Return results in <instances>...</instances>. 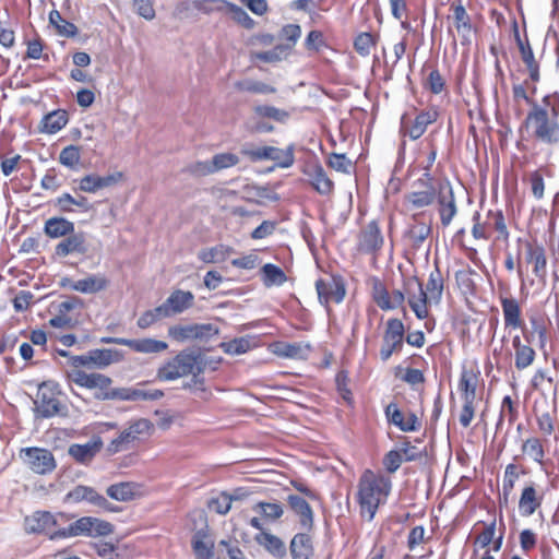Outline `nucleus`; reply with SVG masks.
<instances>
[{
	"mask_svg": "<svg viewBox=\"0 0 559 559\" xmlns=\"http://www.w3.org/2000/svg\"><path fill=\"white\" fill-rule=\"evenodd\" d=\"M122 359L123 356L119 350L110 348L93 349L84 355L71 356L69 358L71 369L68 371V378L79 386L99 392L106 391L112 382L109 377L102 373H86L81 367L104 369Z\"/></svg>",
	"mask_w": 559,
	"mask_h": 559,
	"instance_id": "1",
	"label": "nucleus"
},
{
	"mask_svg": "<svg viewBox=\"0 0 559 559\" xmlns=\"http://www.w3.org/2000/svg\"><path fill=\"white\" fill-rule=\"evenodd\" d=\"M523 127L528 136L544 145L559 144V96L547 95L542 104H532Z\"/></svg>",
	"mask_w": 559,
	"mask_h": 559,
	"instance_id": "2",
	"label": "nucleus"
},
{
	"mask_svg": "<svg viewBox=\"0 0 559 559\" xmlns=\"http://www.w3.org/2000/svg\"><path fill=\"white\" fill-rule=\"evenodd\" d=\"M442 292L443 277L439 270H435L430 273L425 289L416 277L408 278L405 282V294L408 305L418 319L428 317V307L439 304Z\"/></svg>",
	"mask_w": 559,
	"mask_h": 559,
	"instance_id": "3",
	"label": "nucleus"
},
{
	"mask_svg": "<svg viewBox=\"0 0 559 559\" xmlns=\"http://www.w3.org/2000/svg\"><path fill=\"white\" fill-rule=\"evenodd\" d=\"M391 480L382 475L366 471L358 485V500L362 516L372 520L379 506L386 501Z\"/></svg>",
	"mask_w": 559,
	"mask_h": 559,
	"instance_id": "4",
	"label": "nucleus"
},
{
	"mask_svg": "<svg viewBox=\"0 0 559 559\" xmlns=\"http://www.w3.org/2000/svg\"><path fill=\"white\" fill-rule=\"evenodd\" d=\"M114 533V525L108 521L94 518L82 516L71 523L68 527L55 531L50 535V539L70 538L78 536L100 537L108 536Z\"/></svg>",
	"mask_w": 559,
	"mask_h": 559,
	"instance_id": "5",
	"label": "nucleus"
},
{
	"mask_svg": "<svg viewBox=\"0 0 559 559\" xmlns=\"http://www.w3.org/2000/svg\"><path fill=\"white\" fill-rule=\"evenodd\" d=\"M202 371L200 357L193 353L181 352L157 371V378L165 381H173Z\"/></svg>",
	"mask_w": 559,
	"mask_h": 559,
	"instance_id": "6",
	"label": "nucleus"
},
{
	"mask_svg": "<svg viewBox=\"0 0 559 559\" xmlns=\"http://www.w3.org/2000/svg\"><path fill=\"white\" fill-rule=\"evenodd\" d=\"M241 153L251 162L273 160L282 168H288L294 164V147L282 150L275 146H252L241 148Z\"/></svg>",
	"mask_w": 559,
	"mask_h": 559,
	"instance_id": "7",
	"label": "nucleus"
},
{
	"mask_svg": "<svg viewBox=\"0 0 559 559\" xmlns=\"http://www.w3.org/2000/svg\"><path fill=\"white\" fill-rule=\"evenodd\" d=\"M58 384L52 381H46L39 384L35 404L37 417L49 418L60 412V402L58 399Z\"/></svg>",
	"mask_w": 559,
	"mask_h": 559,
	"instance_id": "8",
	"label": "nucleus"
},
{
	"mask_svg": "<svg viewBox=\"0 0 559 559\" xmlns=\"http://www.w3.org/2000/svg\"><path fill=\"white\" fill-rule=\"evenodd\" d=\"M19 456L23 464L35 474H49L57 466L55 456L47 449L25 448L20 451Z\"/></svg>",
	"mask_w": 559,
	"mask_h": 559,
	"instance_id": "9",
	"label": "nucleus"
},
{
	"mask_svg": "<svg viewBox=\"0 0 559 559\" xmlns=\"http://www.w3.org/2000/svg\"><path fill=\"white\" fill-rule=\"evenodd\" d=\"M64 502L81 503L86 502L107 512H116L118 508L112 506L95 488L84 485H78L64 496Z\"/></svg>",
	"mask_w": 559,
	"mask_h": 559,
	"instance_id": "10",
	"label": "nucleus"
},
{
	"mask_svg": "<svg viewBox=\"0 0 559 559\" xmlns=\"http://www.w3.org/2000/svg\"><path fill=\"white\" fill-rule=\"evenodd\" d=\"M73 516L67 513L52 514L48 511H38L25 519L26 530L29 533H53L52 528L58 525V519L69 521Z\"/></svg>",
	"mask_w": 559,
	"mask_h": 559,
	"instance_id": "11",
	"label": "nucleus"
},
{
	"mask_svg": "<svg viewBox=\"0 0 559 559\" xmlns=\"http://www.w3.org/2000/svg\"><path fill=\"white\" fill-rule=\"evenodd\" d=\"M316 288L321 304L341 302L345 297L346 290L343 281L340 277H328L317 281Z\"/></svg>",
	"mask_w": 559,
	"mask_h": 559,
	"instance_id": "12",
	"label": "nucleus"
},
{
	"mask_svg": "<svg viewBox=\"0 0 559 559\" xmlns=\"http://www.w3.org/2000/svg\"><path fill=\"white\" fill-rule=\"evenodd\" d=\"M163 395L158 390L147 392L136 388H118L109 391H100L96 393V397L102 400H121V401H142L157 400Z\"/></svg>",
	"mask_w": 559,
	"mask_h": 559,
	"instance_id": "13",
	"label": "nucleus"
},
{
	"mask_svg": "<svg viewBox=\"0 0 559 559\" xmlns=\"http://www.w3.org/2000/svg\"><path fill=\"white\" fill-rule=\"evenodd\" d=\"M106 493L109 498L119 502H129L140 499L146 495L143 484L135 481H121L107 487Z\"/></svg>",
	"mask_w": 559,
	"mask_h": 559,
	"instance_id": "14",
	"label": "nucleus"
},
{
	"mask_svg": "<svg viewBox=\"0 0 559 559\" xmlns=\"http://www.w3.org/2000/svg\"><path fill=\"white\" fill-rule=\"evenodd\" d=\"M438 204L441 223L448 226L456 214L454 194L448 182L438 185Z\"/></svg>",
	"mask_w": 559,
	"mask_h": 559,
	"instance_id": "15",
	"label": "nucleus"
},
{
	"mask_svg": "<svg viewBox=\"0 0 559 559\" xmlns=\"http://www.w3.org/2000/svg\"><path fill=\"white\" fill-rule=\"evenodd\" d=\"M194 296L190 292L175 290L160 305L162 312L166 318L179 314L193 305Z\"/></svg>",
	"mask_w": 559,
	"mask_h": 559,
	"instance_id": "16",
	"label": "nucleus"
},
{
	"mask_svg": "<svg viewBox=\"0 0 559 559\" xmlns=\"http://www.w3.org/2000/svg\"><path fill=\"white\" fill-rule=\"evenodd\" d=\"M102 448L103 440L99 437H93L84 444H71L68 449V454L80 464H88Z\"/></svg>",
	"mask_w": 559,
	"mask_h": 559,
	"instance_id": "17",
	"label": "nucleus"
},
{
	"mask_svg": "<svg viewBox=\"0 0 559 559\" xmlns=\"http://www.w3.org/2000/svg\"><path fill=\"white\" fill-rule=\"evenodd\" d=\"M62 286L83 294H95L107 288L108 280L103 275H90L75 282L64 280Z\"/></svg>",
	"mask_w": 559,
	"mask_h": 559,
	"instance_id": "18",
	"label": "nucleus"
},
{
	"mask_svg": "<svg viewBox=\"0 0 559 559\" xmlns=\"http://www.w3.org/2000/svg\"><path fill=\"white\" fill-rule=\"evenodd\" d=\"M426 182L424 180H419V185L425 188L421 190H414L407 194L406 200L414 209H423L432 204L436 194H438V187L435 188L431 185H428L430 178L428 174H425Z\"/></svg>",
	"mask_w": 559,
	"mask_h": 559,
	"instance_id": "19",
	"label": "nucleus"
},
{
	"mask_svg": "<svg viewBox=\"0 0 559 559\" xmlns=\"http://www.w3.org/2000/svg\"><path fill=\"white\" fill-rule=\"evenodd\" d=\"M311 350L308 343H275L272 345V352L283 358L306 359Z\"/></svg>",
	"mask_w": 559,
	"mask_h": 559,
	"instance_id": "20",
	"label": "nucleus"
},
{
	"mask_svg": "<svg viewBox=\"0 0 559 559\" xmlns=\"http://www.w3.org/2000/svg\"><path fill=\"white\" fill-rule=\"evenodd\" d=\"M124 346L141 354H158L168 348V344L151 337L129 338V341H120Z\"/></svg>",
	"mask_w": 559,
	"mask_h": 559,
	"instance_id": "21",
	"label": "nucleus"
},
{
	"mask_svg": "<svg viewBox=\"0 0 559 559\" xmlns=\"http://www.w3.org/2000/svg\"><path fill=\"white\" fill-rule=\"evenodd\" d=\"M87 251L85 235L83 233L70 234L64 240L56 246V254L67 257L71 253H85Z\"/></svg>",
	"mask_w": 559,
	"mask_h": 559,
	"instance_id": "22",
	"label": "nucleus"
},
{
	"mask_svg": "<svg viewBox=\"0 0 559 559\" xmlns=\"http://www.w3.org/2000/svg\"><path fill=\"white\" fill-rule=\"evenodd\" d=\"M255 542L263 547L269 554L276 558H283L286 555V546L284 542L276 535L267 531H262L254 537Z\"/></svg>",
	"mask_w": 559,
	"mask_h": 559,
	"instance_id": "23",
	"label": "nucleus"
},
{
	"mask_svg": "<svg viewBox=\"0 0 559 559\" xmlns=\"http://www.w3.org/2000/svg\"><path fill=\"white\" fill-rule=\"evenodd\" d=\"M214 542L203 531H199L193 535L192 548L197 559H212Z\"/></svg>",
	"mask_w": 559,
	"mask_h": 559,
	"instance_id": "24",
	"label": "nucleus"
},
{
	"mask_svg": "<svg viewBox=\"0 0 559 559\" xmlns=\"http://www.w3.org/2000/svg\"><path fill=\"white\" fill-rule=\"evenodd\" d=\"M68 123V115L64 110H55L46 115L40 122V131L53 134Z\"/></svg>",
	"mask_w": 559,
	"mask_h": 559,
	"instance_id": "25",
	"label": "nucleus"
},
{
	"mask_svg": "<svg viewBox=\"0 0 559 559\" xmlns=\"http://www.w3.org/2000/svg\"><path fill=\"white\" fill-rule=\"evenodd\" d=\"M56 204L61 212H73V206L81 209L83 212H88L93 209L88 200L83 195L72 197L70 193L61 194Z\"/></svg>",
	"mask_w": 559,
	"mask_h": 559,
	"instance_id": "26",
	"label": "nucleus"
},
{
	"mask_svg": "<svg viewBox=\"0 0 559 559\" xmlns=\"http://www.w3.org/2000/svg\"><path fill=\"white\" fill-rule=\"evenodd\" d=\"M74 231V224L62 217H52L45 223V233L51 238H59Z\"/></svg>",
	"mask_w": 559,
	"mask_h": 559,
	"instance_id": "27",
	"label": "nucleus"
},
{
	"mask_svg": "<svg viewBox=\"0 0 559 559\" xmlns=\"http://www.w3.org/2000/svg\"><path fill=\"white\" fill-rule=\"evenodd\" d=\"M154 426L146 418H139L129 424V426L123 430V433L131 442H134L142 437L150 436L153 432Z\"/></svg>",
	"mask_w": 559,
	"mask_h": 559,
	"instance_id": "28",
	"label": "nucleus"
},
{
	"mask_svg": "<svg viewBox=\"0 0 559 559\" xmlns=\"http://www.w3.org/2000/svg\"><path fill=\"white\" fill-rule=\"evenodd\" d=\"M212 2L218 3L216 7L218 10L226 8L231 19L239 25L250 29L254 26V21L248 15V13L240 7L225 2L223 0H212Z\"/></svg>",
	"mask_w": 559,
	"mask_h": 559,
	"instance_id": "29",
	"label": "nucleus"
},
{
	"mask_svg": "<svg viewBox=\"0 0 559 559\" xmlns=\"http://www.w3.org/2000/svg\"><path fill=\"white\" fill-rule=\"evenodd\" d=\"M290 552L294 559H309L312 555V542L307 534H297L292 539Z\"/></svg>",
	"mask_w": 559,
	"mask_h": 559,
	"instance_id": "30",
	"label": "nucleus"
},
{
	"mask_svg": "<svg viewBox=\"0 0 559 559\" xmlns=\"http://www.w3.org/2000/svg\"><path fill=\"white\" fill-rule=\"evenodd\" d=\"M504 323L507 326L520 328L522 325L521 309L513 298H504L501 301Z\"/></svg>",
	"mask_w": 559,
	"mask_h": 559,
	"instance_id": "31",
	"label": "nucleus"
},
{
	"mask_svg": "<svg viewBox=\"0 0 559 559\" xmlns=\"http://www.w3.org/2000/svg\"><path fill=\"white\" fill-rule=\"evenodd\" d=\"M233 253V249L228 246L218 245L213 248H206L199 252L198 257L204 263H221L227 260Z\"/></svg>",
	"mask_w": 559,
	"mask_h": 559,
	"instance_id": "32",
	"label": "nucleus"
},
{
	"mask_svg": "<svg viewBox=\"0 0 559 559\" xmlns=\"http://www.w3.org/2000/svg\"><path fill=\"white\" fill-rule=\"evenodd\" d=\"M477 377L473 371L464 370L461 374L459 388L464 402L474 403L476 397Z\"/></svg>",
	"mask_w": 559,
	"mask_h": 559,
	"instance_id": "33",
	"label": "nucleus"
},
{
	"mask_svg": "<svg viewBox=\"0 0 559 559\" xmlns=\"http://www.w3.org/2000/svg\"><path fill=\"white\" fill-rule=\"evenodd\" d=\"M288 503H289L290 508L296 512V514L299 515L300 523L305 527L311 526L312 511H311L308 502L299 496L290 495L288 497Z\"/></svg>",
	"mask_w": 559,
	"mask_h": 559,
	"instance_id": "34",
	"label": "nucleus"
},
{
	"mask_svg": "<svg viewBox=\"0 0 559 559\" xmlns=\"http://www.w3.org/2000/svg\"><path fill=\"white\" fill-rule=\"evenodd\" d=\"M515 347V366L518 369H524L532 365L535 358V352L532 347L522 345L520 336L513 338Z\"/></svg>",
	"mask_w": 559,
	"mask_h": 559,
	"instance_id": "35",
	"label": "nucleus"
},
{
	"mask_svg": "<svg viewBox=\"0 0 559 559\" xmlns=\"http://www.w3.org/2000/svg\"><path fill=\"white\" fill-rule=\"evenodd\" d=\"M437 118L436 111H425L419 114L414 123L409 127V129L406 131L411 139L416 140L420 138L424 132L426 131V128L432 123Z\"/></svg>",
	"mask_w": 559,
	"mask_h": 559,
	"instance_id": "36",
	"label": "nucleus"
},
{
	"mask_svg": "<svg viewBox=\"0 0 559 559\" xmlns=\"http://www.w3.org/2000/svg\"><path fill=\"white\" fill-rule=\"evenodd\" d=\"M311 183L313 188L321 194H329L333 190V182L326 176L321 166H314L311 171Z\"/></svg>",
	"mask_w": 559,
	"mask_h": 559,
	"instance_id": "37",
	"label": "nucleus"
},
{
	"mask_svg": "<svg viewBox=\"0 0 559 559\" xmlns=\"http://www.w3.org/2000/svg\"><path fill=\"white\" fill-rule=\"evenodd\" d=\"M262 281L266 287L280 286L287 280L283 270L274 264L267 263L262 267Z\"/></svg>",
	"mask_w": 559,
	"mask_h": 559,
	"instance_id": "38",
	"label": "nucleus"
},
{
	"mask_svg": "<svg viewBox=\"0 0 559 559\" xmlns=\"http://www.w3.org/2000/svg\"><path fill=\"white\" fill-rule=\"evenodd\" d=\"M540 502L536 497V490L530 486L524 488L520 498L519 508L523 515H531L539 507Z\"/></svg>",
	"mask_w": 559,
	"mask_h": 559,
	"instance_id": "39",
	"label": "nucleus"
},
{
	"mask_svg": "<svg viewBox=\"0 0 559 559\" xmlns=\"http://www.w3.org/2000/svg\"><path fill=\"white\" fill-rule=\"evenodd\" d=\"M382 245L380 230L374 223L369 224L362 233L360 246L366 250H376Z\"/></svg>",
	"mask_w": 559,
	"mask_h": 559,
	"instance_id": "40",
	"label": "nucleus"
},
{
	"mask_svg": "<svg viewBox=\"0 0 559 559\" xmlns=\"http://www.w3.org/2000/svg\"><path fill=\"white\" fill-rule=\"evenodd\" d=\"M403 335L404 325L402 321L399 319L389 320L383 341L401 348L403 344Z\"/></svg>",
	"mask_w": 559,
	"mask_h": 559,
	"instance_id": "41",
	"label": "nucleus"
},
{
	"mask_svg": "<svg viewBox=\"0 0 559 559\" xmlns=\"http://www.w3.org/2000/svg\"><path fill=\"white\" fill-rule=\"evenodd\" d=\"M49 22L57 28L61 36L73 37L78 33L76 26L73 23L63 20L60 12L57 10H52L49 13Z\"/></svg>",
	"mask_w": 559,
	"mask_h": 559,
	"instance_id": "42",
	"label": "nucleus"
},
{
	"mask_svg": "<svg viewBox=\"0 0 559 559\" xmlns=\"http://www.w3.org/2000/svg\"><path fill=\"white\" fill-rule=\"evenodd\" d=\"M292 45H277L274 49L263 52H254L252 57L264 62H277L289 55Z\"/></svg>",
	"mask_w": 559,
	"mask_h": 559,
	"instance_id": "43",
	"label": "nucleus"
},
{
	"mask_svg": "<svg viewBox=\"0 0 559 559\" xmlns=\"http://www.w3.org/2000/svg\"><path fill=\"white\" fill-rule=\"evenodd\" d=\"M219 347L229 355H241L251 348V342L248 337L234 338L228 342H223Z\"/></svg>",
	"mask_w": 559,
	"mask_h": 559,
	"instance_id": "44",
	"label": "nucleus"
},
{
	"mask_svg": "<svg viewBox=\"0 0 559 559\" xmlns=\"http://www.w3.org/2000/svg\"><path fill=\"white\" fill-rule=\"evenodd\" d=\"M254 112L261 118H270L282 123L286 122L289 118L288 111L267 105L254 107Z\"/></svg>",
	"mask_w": 559,
	"mask_h": 559,
	"instance_id": "45",
	"label": "nucleus"
},
{
	"mask_svg": "<svg viewBox=\"0 0 559 559\" xmlns=\"http://www.w3.org/2000/svg\"><path fill=\"white\" fill-rule=\"evenodd\" d=\"M254 510L267 521H275L284 513L283 507L277 502H259L254 506Z\"/></svg>",
	"mask_w": 559,
	"mask_h": 559,
	"instance_id": "46",
	"label": "nucleus"
},
{
	"mask_svg": "<svg viewBox=\"0 0 559 559\" xmlns=\"http://www.w3.org/2000/svg\"><path fill=\"white\" fill-rule=\"evenodd\" d=\"M236 88L239 91H246L258 94H272L276 92V90L273 86L253 80H243L237 82Z\"/></svg>",
	"mask_w": 559,
	"mask_h": 559,
	"instance_id": "47",
	"label": "nucleus"
},
{
	"mask_svg": "<svg viewBox=\"0 0 559 559\" xmlns=\"http://www.w3.org/2000/svg\"><path fill=\"white\" fill-rule=\"evenodd\" d=\"M81 160V150L79 146H66L59 155V163L66 167L74 168Z\"/></svg>",
	"mask_w": 559,
	"mask_h": 559,
	"instance_id": "48",
	"label": "nucleus"
},
{
	"mask_svg": "<svg viewBox=\"0 0 559 559\" xmlns=\"http://www.w3.org/2000/svg\"><path fill=\"white\" fill-rule=\"evenodd\" d=\"M213 171H218L222 169H226L233 166H236L239 163V157L229 152L216 154L211 159Z\"/></svg>",
	"mask_w": 559,
	"mask_h": 559,
	"instance_id": "49",
	"label": "nucleus"
},
{
	"mask_svg": "<svg viewBox=\"0 0 559 559\" xmlns=\"http://www.w3.org/2000/svg\"><path fill=\"white\" fill-rule=\"evenodd\" d=\"M191 332L193 335V341H206L214 336H216L219 332L218 328L211 323H192Z\"/></svg>",
	"mask_w": 559,
	"mask_h": 559,
	"instance_id": "50",
	"label": "nucleus"
},
{
	"mask_svg": "<svg viewBox=\"0 0 559 559\" xmlns=\"http://www.w3.org/2000/svg\"><path fill=\"white\" fill-rule=\"evenodd\" d=\"M519 48L521 51V56L523 61L528 68L530 76L533 81L538 80V67L535 62L533 51L528 45H524L521 39L518 37Z\"/></svg>",
	"mask_w": 559,
	"mask_h": 559,
	"instance_id": "51",
	"label": "nucleus"
},
{
	"mask_svg": "<svg viewBox=\"0 0 559 559\" xmlns=\"http://www.w3.org/2000/svg\"><path fill=\"white\" fill-rule=\"evenodd\" d=\"M523 453L535 462H542L544 457V450L540 441L537 438L527 439L523 447Z\"/></svg>",
	"mask_w": 559,
	"mask_h": 559,
	"instance_id": "52",
	"label": "nucleus"
},
{
	"mask_svg": "<svg viewBox=\"0 0 559 559\" xmlns=\"http://www.w3.org/2000/svg\"><path fill=\"white\" fill-rule=\"evenodd\" d=\"M528 262L533 264V271L537 276H543L546 269V257L542 248L531 249Z\"/></svg>",
	"mask_w": 559,
	"mask_h": 559,
	"instance_id": "53",
	"label": "nucleus"
},
{
	"mask_svg": "<svg viewBox=\"0 0 559 559\" xmlns=\"http://www.w3.org/2000/svg\"><path fill=\"white\" fill-rule=\"evenodd\" d=\"M168 335L174 341L183 343L193 341L191 324H175L168 328Z\"/></svg>",
	"mask_w": 559,
	"mask_h": 559,
	"instance_id": "54",
	"label": "nucleus"
},
{
	"mask_svg": "<svg viewBox=\"0 0 559 559\" xmlns=\"http://www.w3.org/2000/svg\"><path fill=\"white\" fill-rule=\"evenodd\" d=\"M454 20L457 32L463 37L468 36L471 33V25L468 22V15L462 5H456L454 8Z\"/></svg>",
	"mask_w": 559,
	"mask_h": 559,
	"instance_id": "55",
	"label": "nucleus"
},
{
	"mask_svg": "<svg viewBox=\"0 0 559 559\" xmlns=\"http://www.w3.org/2000/svg\"><path fill=\"white\" fill-rule=\"evenodd\" d=\"M183 170L194 177L207 176L214 173L211 160L193 162L187 165Z\"/></svg>",
	"mask_w": 559,
	"mask_h": 559,
	"instance_id": "56",
	"label": "nucleus"
},
{
	"mask_svg": "<svg viewBox=\"0 0 559 559\" xmlns=\"http://www.w3.org/2000/svg\"><path fill=\"white\" fill-rule=\"evenodd\" d=\"M164 318L166 317L164 316V312H162L160 306H158L153 310L144 312L138 320V326L141 329H146Z\"/></svg>",
	"mask_w": 559,
	"mask_h": 559,
	"instance_id": "57",
	"label": "nucleus"
},
{
	"mask_svg": "<svg viewBox=\"0 0 559 559\" xmlns=\"http://www.w3.org/2000/svg\"><path fill=\"white\" fill-rule=\"evenodd\" d=\"M209 508L218 514H226L231 508V498L227 493H221L210 501Z\"/></svg>",
	"mask_w": 559,
	"mask_h": 559,
	"instance_id": "58",
	"label": "nucleus"
},
{
	"mask_svg": "<svg viewBox=\"0 0 559 559\" xmlns=\"http://www.w3.org/2000/svg\"><path fill=\"white\" fill-rule=\"evenodd\" d=\"M355 49L361 56H368L370 48L374 45V39L369 33H361L355 39Z\"/></svg>",
	"mask_w": 559,
	"mask_h": 559,
	"instance_id": "59",
	"label": "nucleus"
},
{
	"mask_svg": "<svg viewBox=\"0 0 559 559\" xmlns=\"http://www.w3.org/2000/svg\"><path fill=\"white\" fill-rule=\"evenodd\" d=\"M301 28L297 24H288L285 25L281 29L280 37L288 43L286 45H292V48L296 45L297 40L300 38Z\"/></svg>",
	"mask_w": 559,
	"mask_h": 559,
	"instance_id": "60",
	"label": "nucleus"
},
{
	"mask_svg": "<svg viewBox=\"0 0 559 559\" xmlns=\"http://www.w3.org/2000/svg\"><path fill=\"white\" fill-rule=\"evenodd\" d=\"M79 189L87 193H95L96 191L100 190L99 176L96 174H91L82 177L79 181Z\"/></svg>",
	"mask_w": 559,
	"mask_h": 559,
	"instance_id": "61",
	"label": "nucleus"
},
{
	"mask_svg": "<svg viewBox=\"0 0 559 559\" xmlns=\"http://www.w3.org/2000/svg\"><path fill=\"white\" fill-rule=\"evenodd\" d=\"M154 0H134L133 5L138 14L145 20H153L155 17V10L153 7Z\"/></svg>",
	"mask_w": 559,
	"mask_h": 559,
	"instance_id": "62",
	"label": "nucleus"
},
{
	"mask_svg": "<svg viewBox=\"0 0 559 559\" xmlns=\"http://www.w3.org/2000/svg\"><path fill=\"white\" fill-rule=\"evenodd\" d=\"M306 48L311 51H319L324 46L323 35L319 31H311L305 41Z\"/></svg>",
	"mask_w": 559,
	"mask_h": 559,
	"instance_id": "63",
	"label": "nucleus"
},
{
	"mask_svg": "<svg viewBox=\"0 0 559 559\" xmlns=\"http://www.w3.org/2000/svg\"><path fill=\"white\" fill-rule=\"evenodd\" d=\"M403 462V454L400 451H390L384 460L383 464L390 473H394L401 466Z\"/></svg>",
	"mask_w": 559,
	"mask_h": 559,
	"instance_id": "64",
	"label": "nucleus"
}]
</instances>
